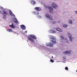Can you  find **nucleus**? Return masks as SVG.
Returning a JSON list of instances; mask_svg holds the SVG:
<instances>
[{
  "label": "nucleus",
  "mask_w": 77,
  "mask_h": 77,
  "mask_svg": "<svg viewBox=\"0 0 77 77\" xmlns=\"http://www.w3.org/2000/svg\"><path fill=\"white\" fill-rule=\"evenodd\" d=\"M0 12L2 15H3V18L4 20H5V19H6V15L7 14V13H6L5 11H1Z\"/></svg>",
  "instance_id": "nucleus-1"
},
{
  "label": "nucleus",
  "mask_w": 77,
  "mask_h": 77,
  "mask_svg": "<svg viewBox=\"0 0 77 77\" xmlns=\"http://www.w3.org/2000/svg\"><path fill=\"white\" fill-rule=\"evenodd\" d=\"M50 38L52 40L51 41L53 43H54L56 42V37H55L53 36H51Z\"/></svg>",
  "instance_id": "nucleus-2"
},
{
  "label": "nucleus",
  "mask_w": 77,
  "mask_h": 77,
  "mask_svg": "<svg viewBox=\"0 0 77 77\" xmlns=\"http://www.w3.org/2000/svg\"><path fill=\"white\" fill-rule=\"evenodd\" d=\"M68 36L69 39L70 41H72V38H71V37H72V35H71V34L69 32H68Z\"/></svg>",
  "instance_id": "nucleus-3"
},
{
  "label": "nucleus",
  "mask_w": 77,
  "mask_h": 77,
  "mask_svg": "<svg viewBox=\"0 0 77 77\" xmlns=\"http://www.w3.org/2000/svg\"><path fill=\"white\" fill-rule=\"evenodd\" d=\"M45 16L47 18H48L50 20H53V19L52 18V17H50V15L48 14H46Z\"/></svg>",
  "instance_id": "nucleus-4"
},
{
  "label": "nucleus",
  "mask_w": 77,
  "mask_h": 77,
  "mask_svg": "<svg viewBox=\"0 0 77 77\" xmlns=\"http://www.w3.org/2000/svg\"><path fill=\"white\" fill-rule=\"evenodd\" d=\"M28 39L31 42H32V43H34L35 42V41L33 40V39L30 38V37H29L28 38Z\"/></svg>",
  "instance_id": "nucleus-5"
},
{
  "label": "nucleus",
  "mask_w": 77,
  "mask_h": 77,
  "mask_svg": "<svg viewBox=\"0 0 77 77\" xmlns=\"http://www.w3.org/2000/svg\"><path fill=\"white\" fill-rule=\"evenodd\" d=\"M52 6L54 8H55V9H56L57 8V5H56L55 3H53Z\"/></svg>",
  "instance_id": "nucleus-6"
},
{
  "label": "nucleus",
  "mask_w": 77,
  "mask_h": 77,
  "mask_svg": "<svg viewBox=\"0 0 77 77\" xmlns=\"http://www.w3.org/2000/svg\"><path fill=\"white\" fill-rule=\"evenodd\" d=\"M35 9L37 11H41V9L40 7H36L35 8Z\"/></svg>",
  "instance_id": "nucleus-7"
},
{
  "label": "nucleus",
  "mask_w": 77,
  "mask_h": 77,
  "mask_svg": "<svg viewBox=\"0 0 77 77\" xmlns=\"http://www.w3.org/2000/svg\"><path fill=\"white\" fill-rule=\"evenodd\" d=\"M48 8L49 9L50 12V13H51L53 12V8L51 7H48Z\"/></svg>",
  "instance_id": "nucleus-8"
},
{
  "label": "nucleus",
  "mask_w": 77,
  "mask_h": 77,
  "mask_svg": "<svg viewBox=\"0 0 77 77\" xmlns=\"http://www.w3.org/2000/svg\"><path fill=\"white\" fill-rule=\"evenodd\" d=\"M46 45L47 46H48V47H49V46H50V47H52V46H53V44L52 43L46 44Z\"/></svg>",
  "instance_id": "nucleus-9"
},
{
  "label": "nucleus",
  "mask_w": 77,
  "mask_h": 77,
  "mask_svg": "<svg viewBox=\"0 0 77 77\" xmlns=\"http://www.w3.org/2000/svg\"><path fill=\"white\" fill-rule=\"evenodd\" d=\"M9 26L12 29H15V26H14V25L13 23H12L11 25H10Z\"/></svg>",
  "instance_id": "nucleus-10"
},
{
  "label": "nucleus",
  "mask_w": 77,
  "mask_h": 77,
  "mask_svg": "<svg viewBox=\"0 0 77 77\" xmlns=\"http://www.w3.org/2000/svg\"><path fill=\"white\" fill-rule=\"evenodd\" d=\"M20 27H21V28H22L23 30H26V26H24V25H20Z\"/></svg>",
  "instance_id": "nucleus-11"
},
{
  "label": "nucleus",
  "mask_w": 77,
  "mask_h": 77,
  "mask_svg": "<svg viewBox=\"0 0 77 77\" xmlns=\"http://www.w3.org/2000/svg\"><path fill=\"white\" fill-rule=\"evenodd\" d=\"M64 54H71V52L69 51H67L64 52Z\"/></svg>",
  "instance_id": "nucleus-12"
},
{
  "label": "nucleus",
  "mask_w": 77,
  "mask_h": 77,
  "mask_svg": "<svg viewBox=\"0 0 77 77\" xmlns=\"http://www.w3.org/2000/svg\"><path fill=\"white\" fill-rule=\"evenodd\" d=\"M56 30L57 31H59V32H62V30L61 29H60L59 28H56Z\"/></svg>",
  "instance_id": "nucleus-13"
},
{
  "label": "nucleus",
  "mask_w": 77,
  "mask_h": 77,
  "mask_svg": "<svg viewBox=\"0 0 77 77\" xmlns=\"http://www.w3.org/2000/svg\"><path fill=\"white\" fill-rule=\"evenodd\" d=\"M14 23H17V24H18V23H19V22H18V20L16 18L14 19Z\"/></svg>",
  "instance_id": "nucleus-14"
},
{
  "label": "nucleus",
  "mask_w": 77,
  "mask_h": 77,
  "mask_svg": "<svg viewBox=\"0 0 77 77\" xmlns=\"http://www.w3.org/2000/svg\"><path fill=\"white\" fill-rule=\"evenodd\" d=\"M7 30L8 32H13V30H12V29H8Z\"/></svg>",
  "instance_id": "nucleus-15"
},
{
  "label": "nucleus",
  "mask_w": 77,
  "mask_h": 77,
  "mask_svg": "<svg viewBox=\"0 0 77 77\" xmlns=\"http://www.w3.org/2000/svg\"><path fill=\"white\" fill-rule=\"evenodd\" d=\"M9 13H10V15H11V16H14V17H15V16L14 14H13V13H12V11H10Z\"/></svg>",
  "instance_id": "nucleus-16"
},
{
  "label": "nucleus",
  "mask_w": 77,
  "mask_h": 77,
  "mask_svg": "<svg viewBox=\"0 0 77 77\" xmlns=\"http://www.w3.org/2000/svg\"><path fill=\"white\" fill-rule=\"evenodd\" d=\"M31 3L32 4H33V5H35V3H36V2L34 0H32V1L31 2Z\"/></svg>",
  "instance_id": "nucleus-17"
},
{
  "label": "nucleus",
  "mask_w": 77,
  "mask_h": 77,
  "mask_svg": "<svg viewBox=\"0 0 77 77\" xmlns=\"http://www.w3.org/2000/svg\"><path fill=\"white\" fill-rule=\"evenodd\" d=\"M69 22V23H70V24H72V20H68Z\"/></svg>",
  "instance_id": "nucleus-18"
},
{
  "label": "nucleus",
  "mask_w": 77,
  "mask_h": 77,
  "mask_svg": "<svg viewBox=\"0 0 77 77\" xmlns=\"http://www.w3.org/2000/svg\"><path fill=\"white\" fill-rule=\"evenodd\" d=\"M32 38L34 39H37L36 37V36H35V35H34Z\"/></svg>",
  "instance_id": "nucleus-19"
},
{
  "label": "nucleus",
  "mask_w": 77,
  "mask_h": 77,
  "mask_svg": "<svg viewBox=\"0 0 77 77\" xmlns=\"http://www.w3.org/2000/svg\"><path fill=\"white\" fill-rule=\"evenodd\" d=\"M34 35H29V36L31 38H33V36H34Z\"/></svg>",
  "instance_id": "nucleus-20"
},
{
  "label": "nucleus",
  "mask_w": 77,
  "mask_h": 77,
  "mask_svg": "<svg viewBox=\"0 0 77 77\" xmlns=\"http://www.w3.org/2000/svg\"><path fill=\"white\" fill-rule=\"evenodd\" d=\"M60 38H61V39H64V37H63L62 36H60Z\"/></svg>",
  "instance_id": "nucleus-21"
},
{
  "label": "nucleus",
  "mask_w": 77,
  "mask_h": 77,
  "mask_svg": "<svg viewBox=\"0 0 77 77\" xmlns=\"http://www.w3.org/2000/svg\"><path fill=\"white\" fill-rule=\"evenodd\" d=\"M65 69L67 71H68V68L67 67H66L65 68Z\"/></svg>",
  "instance_id": "nucleus-22"
},
{
  "label": "nucleus",
  "mask_w": 77,
  "mask_h": 77,
  "mask_svg": "<svg viewBox=\"0 0 77 77\" xmlns=\"http://www.w3.org/2000/svg\"><path fill=\"white\" fill-rule=\"evenodd\" d=\"M63 59L64 60H65L66 59V57L64 56L63 57Z\"/></svg>",
  "instance_id": "nucleus-23"
},
{
  "label": "nucleus",
  "mask_w": 77,
  "mask_h": 77,
  "mask_svg": "<svg viewBox=\"0 0 77 77\" xmlns=\"http://www.w3.org/2000/svg\"><path fill=\"white\" fill-rule=\"evenodd\" d=\"M63 27H67V25L66 24H64L63 25Z\"/></svg>",
  "instance_id": "nucleus-24"
},
{
  "label": "nucleus",
  "mask_w": 77,
  "mask_h": 77,
  "mask_svg": "<svg viewBox=\"0 0 77 77\" xmlns=\"http://www.w3.org/2000/svg\"><path fill=\"white\" fill-rule=\"evenodd\" d=\"M50 62H51L52 63H53V62H54V60L51 59L50 60Z\"/></svg>",
  "instance_id": "nucleus-25"
},
{
  "label": "nucleus",
  "mask_w": 77,
  "mask_h": 77,
  "mask_svg": "<svg viewBox=\"0 0 77 77\" xmlns=\"http://www.w3.org/2000/svg\"><path fill=\"white\" fill-rule=\"evenodd\" d=\"M52 33H56V31L53 30L52 32Z\"/></svg>",
  "instance_id": "nucleus-26"
},
{
  "label": "nucleus",
  "mask_w": 77,
  "mask_h": 77,
  "mask_svg": "<svg viewBox=\"0 0 77 77\" xmlns=\"http://www.w3.org/2000/svg\"><path fill=\"white\" fill-rule=\"evenodd\" d=\"M53 24H55L56 23V22L55 21H53L52 22Z\"/></svg>",
  "instance_id": "nucleus-27"
},
{
  "label": "nucleus",
  "mask_w": 77,
  "mask_h": 77,
  "mask_svg": "<svg viewBox=\"0 0 77 77\" xmlns=\"http://www.w3.org/2000/svg\"><path fill=\"white\" fill-rule=\"evenodd\" d=\"M27 33V31L25 32V33Z\"/></svg>",
  "instance_id": "nucleus-28"
},
{
  "label": "nucleus",
  "mask_w": 77,
  "mask_h": 77,
  "mask_svg": "<svg viewBox=\"0 0 77 77\" xmlns=\"http://www.w3.org/2000/svg\"><path fill=\"white\" fill-rule=\"evenodd\" d=\"M66 42H67L68 44H69V42H68V41H66Z\"/></svg>",
  "instance_id": "nucleus-29"
},
{
  "label": "nucleus",
  "mask_w": 77,
  "mask_h": 77,
  "mask_svg": "<svg viewBox=\"0 0 77 77\" xmlns=\"http://www.w3.org/2000/svg\"><path fill=\"white\" fill-rule=\"evenodd\" d=\"M36 13H37V15H38L39 14V13H38V12H36Z\"/></svg>",
  "instance_id": "nucleus-30"
},
{
  "label": "nucleus",
  "mask_w": 77,
  "mask_h": 77,
  "mask_svg": "<svg viewBox=\"0 0 77 77\" xmlns=\"http://www.w3.org/2000/svg\"><path fill=\"white\" fill-rule=\"evenodd\" d=\"M52 58H53V57L52 56Z\"/></svg>",
  "instance_id": "nucleus-31"
},
{
  "label": "nucleus",
  "mask_w": 77,
  "mask_h": 77,
  "mask_svg": "<svg viewBox=\"0 0 77 77\" xmlns=\"http://www.w3.org/2000/svg\"><path fill=\"white\" fill-rule=\"evenodd\" d=\"M66 38H65V40H66Z\"/></svg>",
  "instance_id": "nucleus-32"
},
{
  "label": "nucleus",
  "mask_w": 77,
  "mask_h": 77,
  "mask_svg": "<svg viewBox=\"0 0 77 77\" xmlns=\"http://www.w3.org/2000/svg\"><path fill=\"white\" fill-rule=\"evenodd\" d=\"M34 13H35V12L34 11Z\"/></svg>",
  "instance_id": "nucleus-33"
},
{
  "label": "nucleus",
  "mask_w": 77,
  "mask_h": 77,
  "mask_svg": "<svg viewBox=\"0 0 77 77\" xmlns=\"http://www.w3.org/2000/svg\"><path fill=\"white\" fill-rule=\"evenodd\" d=\"M59 22H58V23H59Z\"/></svg>",
  "instance_id": "nucleus-34"
}]
</instances>
